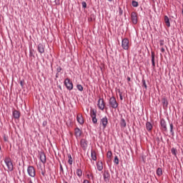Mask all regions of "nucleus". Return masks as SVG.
I'll return each instance as SVG.
<instances>
[{
    "label": "nucleus",
    "mask_w": 183,
    "mask_h": 183,
    "mask_svg": "<svg viewBox=\"0 0 183 183\" xmlns=\"http://www.w3.org/2000/svg\"><path fill=\"white\" fill-rule=\"evenodd\" d=\"M4 162L8 168V170L10 172L14 171V164H12V161H11V158L6 157L4 159Z\"/></svg>",
    "instance_id": "obj_1"
},
{
    "label": "nucleus",
    "mask_w": 183,
    "mask_h": 183,
    "mask_svg": "<svg viewBox=\"0 0 183 183\" xmlns=\"http://www.w3.org/2000/svg\"><path fill=\"white\" fill-rule=\"evenodd\" d=\"M64 85L69 91H72V89H74V84H72L71 79L69 78L64 80Z\"/></svg>",
    "instance_id": "obj_2"
},
{
    "label": "nucleus",
    "mask_w": 183,
    "mask_h": 183,
    "mask_svg": "<svg viewBox=\"0 0 183 183\" xmlns=\"http://www.w3.org/2000/svg\"><path fill=\"white\" fill-rule=\"evenodd\" d=\"M110 107L113 108L114 109H117L118 108V102H117V99L115 97H112L109 99V102Z\"/></svg>",
    "instance_id": "obj_3"
},
{
    "label": "nucleus",
    "mask_w": 183,
    "mask_h": 183,
    "mask_svg": "<svg viewBox=\"0 0 183 183\" xmlns=\"http://www.w3.org/2000/svg\"><path fill=\"white\" fill-rule=\"evenodd\" d=\"M27 172L29 177H31V178H34L36 172L34 166H29L27 168Z\"/></svg>",
    "instance_id": "obj_4"
},
{
    "label": "nucleus",
    "mask_w": 183,
    "mask_h": 183,
    "mask_svg": "<svg viewBox=\"0 0 183 183\" xmlns=\"http://www.w3.org/2000/svg\"><path fill=\"white\" fill-rule=\"evenodd\" d=\"M122 46L123 49L127 50L129 48V40L127 38L123 39L122 41Z\"/></svg>",
    "instance_id": "obj_5"
},
{
    "label": "nucleus",
    "mask_w": 183,
    "mask_h": 183,
    "mask_svg": "<svg viewBox=\"0 0 183 183\" xmlns=\"http://www.w3.org/2000/svg\"><path fill=\"white\" fill-rule=\"evenodd\" d=\"M103 178L104 180V182H109V179H111V174H109V172L108 170H105L103 174Z\"/></svg>",
    "instance_id": "obj_6"
},
{
    "label": "nucleus",
    "mask_w": 183,
    "mask_h": 183,
    "mask_svg": "<svg viewBox=\"0 0 183 183\" xmlns=\"http://www.w3.org/2000/svg\"><path fill=\"white\" fill-rule=\"evenodd\" d=\"M160 125L162 131H164V132H167V131H168V128L167 127V122H165V119H162L160 120Z\"/></svg>",
    "instance_id": "obj_7"
},
{
    "label": "nucleus",
    "mask_w": 183,
    "mask_h": 183,
    "mask_svg": "<svg viewBox=\"0 0 183 183\" xmlns=\"http://www.w3.org/2000/svg\"><path fill=\"white\" fill-rule=\"evenodd\" d=\"M98 107L99 109H101L102 111H104V109H105V102H104V99H99L98 100Z\"/></svg>",
    "instance_id": "obj_8"
},
{
    "label": "nucleus",
    "mask_w": 183,
    "mask_h": 183,
    "mask_svg": "<svg viewBox=\"0 0 183 183\" xmlns=\"http://www.w3.org/2000/svg\"><path fill=\"white\" fill-rule=\"evenodd\" d=\"M132 21V23L136 25V24H138V16H137V12L133 11L131 14Z\"/></svg>",
    "instance_id": "obj_9"
},
{
    "label": "nucleus",
    "mask_w": 183,
    "mask_h": 183,
    "mask_svg": "<svg viewBox=\"0 0 183 183\" xmlns=\"http://www.w3.org/2000/svg\"><path fill=\"white\" fill-rule=\"evenodd\" d=\"M39 159L42 164H46V155L44 152L39 153Z\"/></svg>",
    "instance_id": "obj_10"
},
{
    "label": "nucleus",
    "mask_w": 183,
    "mask_h": 183,
    "mask_svg": "<svg viewBox=\"0 0 183 183\" xmlns=\"http://www.w3.org/2000/svg\"><path fill=\"white\" fill-rule=\"evenodd\" d=\"M80 145L84 151H86V148H88V143L85 139H81L80 141Z\"/></svg>",
    "instance_id": "obj_11"
},
{
    "label": "nucleus",
    "mask_w": 183,
    "mask_h": 183,
    "mask_svg": "<svg viewBox=\"0 0 183 183\" xmlns=\"http://www.w3.org/2000/svg\"><path fill=\"white\" fill-rule=\"evenodd\" d=\"M38 51L39 54H44L45 53V45L42 44H39L37 46Z\"/></svg>",
    "instance_id": "obj_12"
},
{
    "label": "nucleus",
    "mask_w": 183,
    "mask_h": 183,
    "mask_svg": "<svg viewBox=\"0 0 183 183\" xmlns=\"http://www.w3.org/2000/svg\"><path fill=\"white\" fill-rule=\"evenodd\" d=\"M101 124H102L104 129H105L107 128V125H108V117H103L101 119Z\"/></svg>",
    "instance_id": "obj_13"
},
{
    "label": "nucleus",
    "mask_w": 183,
    "mask_h": 183,
    "mask_svg": "<svg viewBox=\"0 0 183 183\" xmlns=\"http://www.w3.org/2000/svg\"><path fill=\"white\" fill-rule=\"evenodd\" d=\"M74 134L76 138H79L82 135V130L78 127L74 129Z\"/></svg>",
    "instance_id": "obj_14"
},
{
    "label": "nucleus",
    "mask_w": 183,
    "mask_h": 183,
    "mask_svg": "<svg viewBox=\"0 0 183 183\" xmlns=\"http://www.w3.org/2000/svg\"><path fill=\"white\" fill-rule=\"evenodd\" d=\"M77 122L80 124V125H84V117H82V114H79L76 116Z\"/></svg>",
    "instance_id": "obj_15"
},
{
    "label": "nucleus",
    "mask_w": 183,
    "mask_h": 183,
    "mask_svg": "<svg viewBox=\"0 0 183 183\" xmlns=\"http://www.w3.org/2000/svg\"><path fill=\"white\" fill-rule=\"evenodd\" d=\"M97 167L98 171H102L104 169V164L102 163V162H98L97 163Z\"/></svg>",
    "instance_id": "obj_16"
},
{
    "label": "nucleus",
    "mask_w": 183,
    "mask_h": 183,
    "mask_svg": "<svg viewBox=\"0 0 183 183\" xmlns=\"http://www.w3.org/2000/svg\"><path fill=\"white\" fill-rule=\"evenodd\" d=\"M13 117L16 119H19V117H21V113H19V112L18 110H14L13 112Z\"/></svg>",
    "instance_id": "obj_17"
},
{
    "label": "nucleus",
    "mask_w": 183,
    "mask_h": 183,
    "mask_svg": "<svg viewBox=\"0 0 183 183\" xmlns=\"http://www.w3.org/2000/svg\"><path fill=\"white\" fill-rule=\"evenodd\" d=\"M91 157L93 161H97V152L94 150H91Z\"/></svg>",
    "instance_id": "obj_18"
},
{
    "label": "nucleus",
    "mask_w": 183,
    "mask_h": 183,
    "mask_svg": "<svg viewBox=\"0 0 183 183\" xmlns=\"http://www.w3.org/2000/svg\"><path fill=\"white\" fill-rule=\"evenodd\" d=\"M120 127L121 128L127 127V122L124 119V118H122L120 120Z\"/></svg>",
    "instance_id": "obj_19"
},
{
    "label": "nucleus",
    "mask_w": 183,
    "mask_h": 183,
    "mask_svg": "<svg viewBox=\"0 0 183 183\" xmlns=\"http://www.w3.org/2000/svg\"><path fill=\"white\" fill-rule=\"evenodd\" d=\"M164 22L168 28L171 26V23L169 22V18L168 16H164Z\"/></svg>",
    "instance_id": "obj_20"
},
{
    "label": "nucleus",
    "mask_w": 183,
    "mask_h": 183,
    "mask_svg": "<svg viewBox=\"0 0 183 183\" xmlns=\"http://www.w3.org/2000/svg\"><path fill=\"white\" fill-rule=\"evenodd\" d=\"M152 64L153 68H155V53L152 51Z\"/></svg>",
    "instance_id": "obj_21"
},
{
    "label": "nucleus",
    "mask_w": 183,
    "mask_h": 183,
    "mask_svg": "<svg viewBox=\"0 0 183 183\" xmlns=\"http://www.w3.org/2000/svg\"><path fill=\"white\" fill-rule=\"evenodd\" d=\"M90 117L92 118L94 117H97V109H90Z\"/></svg>",
    "instance_id": "obj_22"
},
{
    "label": "nucleus",
    "mask_w": 183,
    "mask_h": 183,
    "mask_svg": "<svg viewBox=\"0 0 183 183\" xmlns=\"http://www.w3.org/2000/svg\"><path fill=\"white\" fill-rule=\"evenodd\" d=\"M162 103L163 104L164 108H167V107H168V100L166 98H163L162 99Z\"/></svg>",
    "instance_id": "obj_23"
},
{
    "label": "nucleus",
    "mask_w": 183,
    "mask_h": 183,
    "mask_svg": "<svg viewBox=\"0 0 183 183\" xmlns=\"http://www.w3.org/2000/svg\"><path fill=\"white\" fill-rule=\"evenodd\" d=\"M146 129H147L148 131H152V124H151V122H147L146 123Z\"/></svg>",
    "instance_id": "obj_24"
},
{
    "label": "nucleus",
    "mask_w": 183,
    "mask_h": 183,
    "mask_svg": "<svg viewBox=\"0 0 183 183\" xmlns=\"http://www.w3.org/2000/svg\"><path fill=\"white\" fill-rule=\"evenodd\" d=\"M171 152H172V155H174V157H175L176 158H178V157H177V152H178V151L177 150V149L172 147V148L171 149Z\"/></svg>",
    "instance_id": "obj_25"
},
{
    "label": "nucleus",
    "mask_w": 183,
    "mask_h": 183,
    "mask_svg": "<svg viewBox=\"0 0 183 183\" xmlns=\"http://www.w3.org/2000/svg\"><path fill=\"white\" fill-rule=\"evenodd\" d=\"M76 174L77 177H82V170L81 169H77Z\"/></svg>",
    "instance_id": "obj_26"
},
{
    "label": "nucleus",
    "mask_w": 183,
    "mask_h": 183,
    "mask_svg": "<svg viewBox=\"0 0 183 183\" xmlns=\"http://www.w3.org/2000/svg\"><path fill=\"white\" fill-rule=\"evenodd\" d=\"M157 175H158V177H161V175H162V168H157Z\"/></svg>",
    "instance_id": "obj_27"
},
{
    "label": "nucleus",
    "mask_w": 183,
    "mask_h": 183,
    "mask_svg": "<svg viewBox=\"0 0 183 183\" xmlns=\"http://www.w3.org/2000/svg\"><path fill=\"white\" fill-rule=\"evenodd\" d=\"M68 158H69L68 162L69 165H72V162H73L72 156L70 154H68Z\"/></svg>",
    "instance_id": "obj_28"
},
{
    "label": "nucleus",
    "mask_w": 183,
    "mask_h": 183,
    "mask_svg": "<svg viewBox=\"0 0 183 183\" xmlns=\"http://www.w3.org/2000/svg\"><path fill=\"white\" fill-rule=\"evenodd\" d=\"M132 6H134V8L138 7V5H139L138 1H132Z\"/></svg>",
    "instance_id": "obj_29"
},
{
    "label": "nucleus",
    "mask_w": 183,
    "mask_h": 183,
    "mask_svg": "<svg viewBox=\"0 0 183 183\" xmlns=\"http://www.w3.org/2000/svg\"><path fill=\"white\" fill-rule=\"evenodd\" d=\"M142 86H144L145 89H148V86H147V82L145 81V79H142Z\"/></svg>",
    "instance_id": "obj_30"
},
{
    "label": "nucleus",
    "mask_w": 183,
    "mask_h": 183,
    "mask_svg": "<svg viewBox=\"0 0 183 183\" xmlns=\"http://www.w3.org/2000/svg\"><path fill=\"white\" fill-rule=\"evenodd\" d=\"M169 125H170V132L172 135H174V124H172V123H170Z\"/></svg>",
    "instance_id": "obj_31"
},
{
    "label": "nucleus",
    "mask_w": 183,
    "mask_h": 183,
    "mask_svg": "<svg viewBox=\"0 0 183 183\" xmlns=\"http://www.w3.org/2000/svg\"><path fill=\"white\" fill-rule=\"evenodd\" d=\"M76 88H77V89H78L79 91H80V92L84 91V87H83L82 85H81V84H77V85H76Z\"/></svg>",
    "instance_id": "obj_32"
},
{
    "label": "nucleus",
    "mask_w": 183,
    "mask_h": 183,
    "mask_svg": "<svg viewBox=\"0 0 183 183\" xmlns=\"http://www.w3.org/2000/svg\"><path fill=\"white\" fill-rule=\"evenodd\" d=\"M114 164H115L116 165H118V164H119V159H118V156H116V157H114Z\"/></svg>",
    "instance_id": "obj_33"
},
{
    "label": "nucleus",
    "mask_w": 183,
    "mask_h": 183,
    "mask_svg": "<svg viewBox=\"0 0 183 183\" xmlns=\"http://www.w3.org/2000/svg\"><path fill=\"white\" fill-rule=\"evenodd\" d=\"M92 122L93 124H97L98 119H97V117H92Z\"/></svg>",
    "instance_id": "obj_34"
},
{
    "label": "nucleus",
    "mask_w": 183,
    "mask_h": 183,
    "mask_svg": "<svg viewBox=\"0 0 183 183\" xmlns=\"http://www.w3.org/2000/svg\"><path fill=\"white\" fill-rule=\"evenodd\" d=\"M112 157V152L109 151V152H107V158H109V159H111Z\"/></svg>",
    "instance_id": "obj_35"
},
{
    "label": "nucleus",
    "mask_w": 183,
    "mask_h": 183,
    "mask_svg": "<svg viewBox=\"0 0 183 183\" xmlns=\"http://www.w3.org/2000/svg\"><path fill=\"white\" fill-rule=\"evenodd\" d=\"M62 71V68L59 66H58L57 69H56V71L58 74H59V72H61Z\"/></svg>",
    "instance_id": "obj_36"
},
{
    "label": "nucleus",
    "mask_w": 183,
    "mask_h": 183,
    "mask_svg": "<svg viewBox=\"0 0 183 183\" xmlns=\"http://www.w3.org/2000/svg\"><path fill=\"white\" fill-rule=\"evenodd\" d=\"M81 5H82V8H84V9H85V8H86V2L82 1Z\"/></svg>",
    "instance_id": "obj_37"
},
{
    "label": "nucleus",
    "mask_w": 183,
    "mask_h": 183,
    "mask_svg": "<svg viewBox=\"0 0 183 183\" xmlns=\"http://www.w3.org/2000/svg\"><path fill=\"white\" fill-rule=\"evenodd\" d=\"M124 14V11H122V9L121 7L119 8V15H122Z\"/></svg>",
    "instance_id": "obj_38"
},
{
    "label": "nucleus",
    "mask_w": 183,
    "mask_h": 183,
    "mask_svg": "<svg viewBox=\"0 0 183 183\" xmlns=\"http://www.w3.org/2000/svg\"><path fill=\"white\" fill-rule=\"evenodd\" d=\"M4 139L5 142H8V137H6V135L4 136Z\"/></svg>",
    "instance_id": "obj_39"
},
{
    "label": "nucleus",
    "mask_w": 183,
    "mask_h": 183,
    "mask_svg": "<svg viewBox=\"0 0 183 183\" xmlns=\"http://www.w3.org/2000/svg\"><path fill=\"white\" fill-rule=\"evenodd\" d=\"M47 124H48V122L44 121L42 123V125H43V127H45L46 125H47Z\"/></svg>",
    "instance_id": "obj_40"
},
{
    "label": "nucleus",
    "mask_w": 183,
    "mask_h": 183,
    "mask_svg": "<svg viewBox=\"0 0 183 183\" xmlns=\"http://www.w3.org/2000/svg\"><path fill=\"white\" fill-rule=\"evenodd\" d=\"M60 171H61V172H64V167H62V164L60 163Z\"/></svg>",
    "instance_id": "obj_41"
},
{
    "label": "nucleus",
    "mask_w": 183,
    "mask_h": 183,
    "mask_svg": "<svg viewBox=\"0 0 183 183\" xmlns=\"http://www.w3.org/2000/svg\"><path fill=\"white\" fill-rule=\"evenodd\" d=\"M87 177H88V178H89V177L92 178V179H94V174H87Z\"/></svg>",
    "instance_id": "obj_42"
},
{
    "label": "nucleus",
    "mask_w": 183,
    "mask_h": 183,
    "mask_svg": "<svg viewBox=\"0 0 183 183\" xmlns=\"http://www.w3.org/2000/svg\"><path fill=\"white\" fill-rule=\"evenodd\" d=\"M29 56H34V53L32 52V50H30L29 51Z\"/></svg>",
    "instance_id": "obj_43"
},
{
    "label": "nucleus",
    "mask_w": 183,
    "mask_h": 183,
    "mask_svg": "<svg viewBox=\"0 0 183 183\" xmlns=\"http://www.w3.org/2000/svg\"><path fill=\"white\" fill-rule=\"evenodd\" d=\"M20 85L21 88H24V81H20Z\"/></svg>",
    "instance_id": "obj_44"
},
{
    "label": "nucleus",
    "mask_w": 183,
    "mask_h": 183,
    "mask_svg": "<svg viewBox=\"0 0 183 183\" xmlns=\"http://www.w3.org/2000/svg\"><path fill=\"white\" fill-rule=\"evenodd\" d=\"M119 97H120L121 101H122L124 99V98L122 97V93H119Z\"/></svg>",
    "instance_id": "obj_45"
},
{
    "label": "nucleus",
    "mask_w": 183,
    "mask_h": 183,
    "mask_svg": "<svg viewBox=\"0 0 183 183\" xmlns=\"http://www.w3.org/2000/svg\"><path fill=\"white\" fill-rule=\"evenodd\" d=\"M45 174H46L45 170H44V171L42 170V171H41V175H42L43 177H45Z\"/></svg>",
    "instance_id": "obj_46"
},
{
    "label": "nucleus",
    "mask_w": 183,
    "mask_h": 183,
    "mask_svg": "<svg viewBox=\"0 0 183 183\" xmlns=\"http://www.w3.org/2000/svg\"><path fill=\"white\" fill-rule=\"evenodd\" d=\"M161 52H162V53L165 52V49H164V47H162V48L161 49Z\"/></svg>",
    "instance_id": "obj_47"
},
{
    "label": "nucleus",
    "mask_w": 183,
    "mask_h": 183,
    "mask_svg": "<svg viewBox=\"0 0 183 183\" xmlns=\"http://www.w3.org/2000/svg\"><path fill=\"white\" fill-rule=\"evenodd\" d=\"M127 81L129 82V81H131V77L128 76L127 77Z\"/></svg>",
    "instance_id": "obj_48"
},
{
    "label": "nucleus",
    "mask_w": 183,
    "mask_h": 183,
    "mask_svg": "<svg viewBox=\"0 0 183 183\" xmlns=\"http://www.w3.org/2000/svg\"><path fill=\"white\" fill-rule=\"evenodd\" d=\"M160 45L161 46L164 45V43L162 41H160Z\"/></svg>",
    "instance_id": "obj_49"
},
{
    "label": "nucleus",
    "mask_w": 183,
    "mask_h": 183,
    "mask_svg": "<svg viewBox=\"0 0 183 183\" xmlns=\"http://www.w3.org/2000/svg\"><path fill=\"white\" fill-rule=\"evenodd\" d=\"M58 74H59V73H56V78H58Z\"/></svg>",
    "instance_id": "obj_50"
},
{
    "label": "nucleus",
    "mask_w": 183,
    "mask_h": 183,
    "mask_svg": "<svg viewBox=\"0 0 183 183\" xmlns=\"http://www.w3.org/2000/svg\"><path fill=\"white\" fill-rule=\"evenodd\" d=\"M109 1V2H112V0H108Z\"/></svg>",
    "instance_id": "obj_51"
},
{
    "label": "nucleus",
    "mask_w": 183,
    "mask_h": 183,
    "mask_svg": "<svg viewBox=\"0 0 183 183\" xmlns=\"http://www.w3.org/2000/svg\"><path fill=\"white\" fill-rule=\"evenodd\" d=\"M1 146H0V151H1Z\"/></svg>",
    "instance_id": "obj_52"
},
{
    "label": "nucleus",
    "mask_w": 183,
    "mask_h": 183,
    "mask_svg": "<svg viewBox=\"0 0 183 183\" xmlns=\"http://www.w3.org/2000/svg\"><path fill=\"white\" fill-rule=\"evenodd\" d=\"M66 183H68V182H66Z\"/></svg>",
    "instance_id": "obj_53"
}]
</instances>
